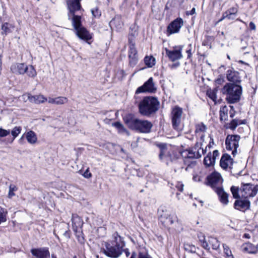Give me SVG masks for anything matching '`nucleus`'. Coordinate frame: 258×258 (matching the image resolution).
Here are the masks:
<instances>
[{
    "mask_svg": "<svg viewBox=\"0 0 258 258\" xmlns=\"http://www.w3.org/2000/svg\"><path fill=\"white\" fill-rule=\"evenodd\" d=\"M211 242L213 243H215V244H213V248L214 249H217L219 246V244L217 240L215 238H212Z\"/></svg>",
    "mask_w": 258,
    "mask_h": 258,
    "instance_id": "54",
    "label": "nucleus"
},
{
    "mask_svg": "<svg viewBox=\"0 0 258 258\" xmlns=\"http://www.w3.org/2000/svg\"><path fill=\"white\" fill-rule=\"evenodd\" d=\"M91 175H91V173H89V172H88V170H87L85 172V173H84V177H86V178H89V177H90L91 176Z\"/></svg>",
    "mask_w": 258,
    "mask_h": 258,
    "instance_id": "60",
    "label": "nucleus"
},
{
    "mask_svg": "<svg viewBox=\"0 0 258 258\" xmlns=\"http://www.w3.org/2000/svg\"><path fill=\"white\" fill-rule=\"evenodd\" d=\"M219 156V152L217 150L213 151L212 154L211 151L209 152L207 155L204 158V165L207 167L214 166L216 163V160Z\"/></svg>",
    "mask_w": 258,
    "mask_h": 258,
    "instance_id": "11",
    "label": "nucleus"
},
{
    "mask_svg": "<svg viewBox=\"0 0 258 258\" xmlns=\"http://www.w3.org/2000/svg\"><path fill=\"white\" fill-rule=\"evenodd\" d=\"M31 252L35 258H50V252L46 247L32 248Z\"/></svg>",
    "mask_w": 258,
    "mask_h": 258,
    "instance_id": "14",
    "label": "nucleus"
},
{
    "mask_svg": "<svg viewBox=\"0 0 258 258\" xmlns=\"http://www.w3.org/2000/svg\"><path fill=\"white\" fill-rule=\"evenodd\" d=\"M77 35L81 39L88 41L92 38L91 35L84 27H81L76 30Z\"/></svg>",
    "mask_w": 258,
    "mask_h": 258,
    "instance_id": "23",
    "label": "nucleus"
},
{
    "mask_svg": "<svg viewBox=\"0 0 258 258\" xmlns=\"http://www.w3.org/2000/svg\"><path fill=\"white\" fill-rule=\"evenodd\" d=\"M231 191L233 195V197L235 199H239L241 198V195H240L239 192L240 191V189L238 187L232 186L231 188Z\"/></svg>",
    "mask_w": 258,
    "mask_h": 258,
    "instance_id": "41",
    "label": "nucleus"
},
{
    "mask_svg": "<svg viewBox=\"0 0 258 258\" xmlns=\"http://www.w3.org/2000/svg\"><path fill=\"white\" fill-rule=\"evenodd\" d=\"M250 205V202L245 199L243 200H236L234 203V207L237 210H243L249 209Z\"/></svg>",
    "mask_w": 258,
    "mask_h": 258,
    "instance_id": "24",
    "label": "nucleus"
},
{
    "mask_svg": "<svg viewBox=\"0 0 258 258\" xmlns=\"http://www.w3.org/2000/svg\"><path fill=\"white\" fill-rule=\"evenodd\" d=\"M224 79L222 78H218L216 80L215 84L216 85H221L224 82Z\"/></svg>",
    "mask_w": 258,
    "mask_h": 258,
    "instance_id": "57",
    "label": "nucleus"
},
{
    "mask_svg": "<svg viewBox=\"0 0 258 258\" xmlns=\"http://www.w3.org/2000/svg\"><path fill=\"white\" fill-rule=\"evenodd\" d=\"M160 102L157 97H145L139 103V111L143 116H150L158 110Z\"/></svg>",
    "mask_w": 258,
    "mask_h": 258,
    "instance_id": "1",
    "label": "nucleus"
},
{
    "mask_svg": "<svg viewBox=\"0 0 258 258\" xmlns=\"http://www.w3.org/2000/svg\"><path fill=\"white\" fill-rule=\"evenodd\" d=\"M226 77L227 80L232 84L240 85L241 82L239 73L233 69H230L227 71Z\"/></svg>",
    "mask_w": 258,
    "mask_h": 258,
    "instance_id": "16",
    "label": "nucleus"
},
{
    "mask_svg": "<svg viewBox=\"0 0 258 258\" xmlns=\"http://www.w3.org/2000/svg\"><path fill=\"white\" fill-rule=\"evenodd\" d=\"M109 25L111 28L113 27L115 28L117 30L121 29L123 26V23L120 16H116L110 22Z\"/></svg>",
    "mask_w": 258,
    "mask_h": 258,
    "instance_id": "27",
    "label": "nucleus"
},
{
    "mask_svg": "<svg viewBox=\"0 0 258 258\" xmlns=\"http://www.w3.org/2000/svg\"><path fill=\"white\" fill-rule=\"evenodd\" d=\"M232 159L230 156L228 154H224L221 158L220 165L223 169H227L232 164Z\"/></svg>",
    "mask_w": 258,
    "mask_h": 258,
    "instance_id": "26",
    "label": "nucleus"
},
{
    "mask_svg": "<svg viewBox=\"0 0 258 258\" xmlns=\"http://www.w3.org/2000/svg\"><path fill=\"white\" fill-rule=\"evenodd\" d=\"M156 90L157 88L153 82V79L152 77H151L142 86L139 87L137 89L136 93L139 94L143 92L153 93Z\"/></svg>",
    "mask_w": 258,
    "mask_h": 258,
    "instance_id": "9",
    "label": "nucleus"
},
{
    "mask_svg": "<svg viewBox=\"0 0 258 258\" xmlns=\"http://www.w3.org/2000/svg\"><path fill=\"white\" fill-rule=\"evenodd\" d=\"M27 75L30 77H35L36 76V72L32 66L27 67V71L26 72Z\"/></svg>",
    "mask_w": 258,
    "mask_h": 258,
    "instance_id": "42",
    "label": "nucleus"
},
{
    "mask_svg": "<svg viewBox=\"0 0 258 258\" xmlns=\"http://www.w3.org/2000/svg\"><path fill=\"white\" fill-rule=\"evenodd\" d=\"M181 108L176 107L172 111V123L173 128L177 131H181L182 128L181 124Z\"/></svg>",
    "mask_w": 258,
    "mask_h": 258,
    "instance_id": "6",
    "label": "nucleus"
},
{
    "mask_svg": "<svg viewBox=\"0 0 258 258\" xmlns=\"http://www.w3.org/2000/svg\"><path fill=\"white\" fill-rule=\"evenodd\" d=\"M207 180L209 184L214 190L218 187H222L223 179L221 174L217 172L214 171L209 175L207 177Z\"/></svg>",
    "mask_w": 258,
    "mask_h": 258,
    "instance_id": "8",
    "label": "nucleus"
},
{
    "mask_svg": "<svg viewBox=\"0 0 258 258\" xmlns=\"http://www.w3.org/2000/svg\"><path fill=\"white\" fill-rule=\"evenodd\" d=\"M183 26V21L181 18H177L171 22L166 30V34L170 36L171 34L178 33Z\"/></svg>",
    "mask_w": 258,
    "mask_h": 258,
    "instance_id": "10",
    "label": "nucleus"
},
{
    "mask_svg": "<svg viewBox=\"0 0 258 258\" xmlns=\"http://www.w3.org/2000/svg\"><path fill=\"white\" fill-rule=\"evenodd\" d=\"M91 13L93 16L95 18H99L101 16V12L97 8L92 9Z\"/></svg>",
    "mask_w": 258,
    "mask_h": 258,
    "instance_id": "50",
    "label": "nucleus"
},
{
    "mask_svg": "<svg viewBox=\"0 0 258 258\" xmlns=\"http://www.w3.org/2000/svg\"><path fill=\"white\" fill-rule=\"evenodd\" d=\"M258 192V185L251 183H242L240 188V194L242 198L247 199L254 197Z\"/></svg>",
    "mask_w": 258,
    "mask_h": 258,
    "instance_id": "4",
    "label": "nucleus"
},
{
    "mask_svg": "<svg viewBox=\"0 0 258 258\" xmlns=\"http://www.w3.org/2000/svg\"><path fill=\"white\" fill-rule=\"evenodd\" d=\"M56 105H62L68 102V99L67 97L59 96L55 97Z\"/></svg>",
    "mask_w": 258,
    "mask_h": 258,
    "instance_id": "44",
    "label": "nucleus"
},
{
    "mask_svg": "<svg viewBox=\"0 0 258 258\" xmlns=\"http://www.w3.org/2000/svg\"><path fill=\"white\" fill-rule=\"evenodd\" d=\"M10 132L9 130H6L2 128H0V137H5L9 135Z\"/></svg>",
    "mask_w": 258,
    "mask_h": 258,
    "instance_id": "53",
    "label": "nucleus"
},
{
    "mask_svg": "<svg viewBox=\"0 0 258 258\" xmlns=\"http://www.w3.org/2000/svg\"><path fill=\"white\" fill-rule=\"evenodd\" d=\"M165 50L166 55L172 61L180 59L182 57L181 47L180 46H175L171 50H169L167 48H165Z\"/></svg>",
    "mask_w": 258,
    "mask_h": 258,
    "instance_id": "12",
    "label": "nucleus"
},
{
    "mask_svg": "<svg viewBox=\"0 0 258 258\" xmlns=\"http://www.w3.org/2000/svg\"><path fill=\"white\" fill-rule=\"evenodd\" d=\"M198 238L199 243L204 248L207 250L210 249L209 243L206 239L204 234L202 232L198 233Z\"/></svg>",
    "mask_w": 258,
    "mask_h": 258,
    "instance_id": "32",
    "label": "nucleus"
},
{
    "mask_svg": "<svg viewBox=\"0 0 258 258\" xmlns=\"http://www.w3.org/2000/svg\"><path fill=\"white\" fill-rule=\"evenodd\" d=\"M249 28L251 30H255L256 26L253 22H250Z\"/></svg>",
    "mask_w": 258,
    "mask_h": 258,
    "instance_id": "59",
    "label": "nucleus"
},
{
    "mask_svg": "<svg viewBox=\"0 0 258 258\" xmlns=\"http://www.w3.org/2000/svg\"><path fill=\"white\" fill-rule=\"evenodd\" d=\"M203 143L204 141H198L195 145V150H197L195 151V158H200L206 153V149L202 147Z\"/></svg>",
    "mask_w": 258,
    "mask_h": 258,
    "instance_id": "21",
    "label": "nucleus"
},
{
    "mask_svg": "<svg viewBox=\"0 0 258 258\" xmlns=\"http://www.w3.org/2000/svg\"><path fill=\"white\" fill-rule=\"evenodd\" d=\"M223 247L224 253L226 255V257H229L233 256L231 250L230 249L228 245H227L225 244H223Z\"/></svg>",
    "mask_w": 258,
    "mask_h": 258,
    "instance_id": "45",
    "label": "nucleus"
},
{
    "mask_svg": "<svg viewBox=\"0 0 258 258\" xmlns=\"http://www.w3.org/2000/svg\"><path fill=\"white\" fill-rule=\"evenodd\" d=\"M215 191L218 195L221 203L224 205H227L229 202L228 195L226 192L224 191L223 188L218 187Z\"/></svg>",
    "mask_w": 258,
    "mask_h": 258,
    "instance_id": "22",
    "label": "nucleus"
},
{
    "mask_svg": "<svg viewBox=\"0 0 258 258\" xmlns=\"http://www.w3.org/2000/svg\"><path fill=\"white\" fill-rule=\"evenodd\" d=\"M230 110L229 111L230 117L233 118L235 116V111L233 106H230Z\"/></svg>",
    "mask_w": 258,
    "mask_h": 258,
    "instance_id": "55",
    "label": "nucleus"
},
{
    "mask_svg": "<svg viewBox=\"0 0 258 258\" xmlns=\"http://www.w3.org/2000/svg\"><path fill=\"white\" fill-rule=\"evenodd\" d=\"M25 137L27 142L31 145H34L37 142V135L32 131L27 132L25 134Z\"/></svg>",
    "mask_w": 258,
    "mask_h": 258,
    "instance_id": "30",
    "label": "nucleus"
},
{
    "mask_svg": "<svg viewBox=\"0 0 258 258\" xmlns=\"http://www.w3.org/2000/svg\"><path fill=\"white\" fill-rule=\"evenodd\" d=\"M113 238L114 240L112 241V244L123 248L125 245V243L121 236H119L117 233H115L113 234Z\"/></svg>",
    "mask_w": 258,
    "mask_h": 258,
    "instance_id": "31",
    "label": "nucleus"
},
{
    "mask_svg": "<svg viewBox=\"0 0 258 258\" xmlns=\"http://www.w3.org/2000/svg\"><path fill=\"white\" fill-rule=\"evenodd\" d=\"M241 249L243 252L256 254L258 251V244L254 245L250 242H246L241 245Z\"/></svg>",
    "mask_w": 258,
    "mask_h": 258,
    "instance_id": "18",
    "label": "nucleus"
},
{
    "mask_svg": "<svg viewBox=\"0 0 258 258\" xmlns=\"http://www.w3.org/2000/svg\"><path fill=\"white\" fill-rule=\"evenodd\" d=\"M68 8L69 10V14H75V13L81 8L80 2L77 0H67Z\"/></svg>",
    "mask_w": 258,
    "mask_h": 258,
    "instance_id": "19",
    "label": "nucleus"
},
{
    "mask_svg": "<svg viewBox=\"0 0 258 258\" xmlns=\"http://www.w3.org/2000/svg\"><path fill=\"white\" fill-rule=\"evenodd\" d=\"M123 248L115 245H111L109 243L105 244V249H103V252L106 256L112 258H117L122 253Z\"/></svg>",
    "mask_w": 258,
    "mask_h": 258,
    "instance_id": "7",
    "label": "nucleus"
},
{
    "mask_svg": "<svg viewBox=\"0 0 258 258\" xmlns=\"http://www.w3.org/2000/svg\"><path fill=\"white\" fill-rule=\"evenodd\" d=\"M181 155L184 158V164L187 165L185 170L187 171L189 169H192L194 163V153L191 151L186 150L181 153Z\"/></svg>",
    "mask_w": 258,
    "mask_h": 258,
    "instance_id": "15",
    "label": "nucleus"
},
{
    "mask_svg": "<svg viewBox=\"0 0 258 258\" xmlns=\"http://www.w3.org/2000/svg\"><path fill=\"white\" fill-rule=\"evenodd\" d=\"M21 131L22 127L20 126H16L12 129L11 131V134L13 137L12 142L20 134Z\"/></svg>",
    "mask_w": 258,
    "mask_h": 258,
    "instance_id": "40",
    "label": "nucleus"
},
{
    "mask_svg": "<svg viewBox=\"0 0 258 258\" xmlns=\"http://www.w3.org/2000/svg\"><path fill=\"white\" fill-rule=\"evenodd\" d=\"M72 220L73 224H76V222H78V225H79L81 223L80 218L77 215H73Z\"/></svg>",
    "mask_w": 258,
    "mask_h": 258,
    "instance_id": "52",
    "label": "nucleus"
},
{
    "mask_svg": "<svg viewBox=\"0 0 258 258\" xmlns=\"http://www.w3.org/2000/svg\"><path fill=\"white\" fill-rule=\"evenodd\" d=\"M18 188L17 186L14 184H10L9 186V190L8 197L9 198L11 199L13 197H14L15 194L14 191H17Z\"/></svg>",
    "mask_w": 258,
    "mask_h": 258,
    "instance_id": "43",
    "label": "nucleus"
},
{
    "mask_svg": "<svg viewBox=\"0 0 258 258\" xmlns=\"http://www.w3.org/2000/svg\"><path fill=\"white\" fill-rule=\"evenodd\" d=\"M207 130L206 126L203 123H200L196 125L197 137H199V141H204L205 132Z\"/></svg>",
    "mask_w": 258,
    "mask_h": 258,
    "instance_id": "25",
    "label": "nucleus"
},
{
    "mask_svg": "<svg viewBox=\"0 0 258 258\" xmlns=\"http://www.w3.org/2000/svg\"><path fill=\"white\" fill-rule=\"evenodd\" d=\"M47 101V98L43 95H32L31 97V102L35 104H40L45 102Z\"/></svg>",
    "mask_w": 258,
    "mask_h": 258,
    "instance_id": "33",
    "label": "nucleus"
},
{
    "mask_svg": "<svg viewBox=\"0 0 258 258\" xmlns=\"http://www.w3.org/2000/svg\"><path fill=\"white\" fill-rule=\"evenodd\" d=\"M27 67L23 63H18L13 64L11 67V70L13 73L24 74L26 72Z\"/></svg>",
    "mask_w": 258,
    "mask_h": 258,
    "instance_id": "20",
    "label": "nucleus"
},
{
    "mask_svg": "<svg viewBox=\"0 0 258 258\" xmlns=\"http://www.w3.org/2000/svg\"><path fill=\"white\" fill-rule=\"evenodd\" d=\"M13 28V26L11 24L8 23H4L2 26V34L7 35L10 33L12 31V28Z\"/></svg>",
    "mask_w": 258,
    "mask_h": 258,
    "instance_id": "37",
    "label": "nucleus"
},
{
    "mask_svg": "<svg viewBox=\"0 0 258 258\" xmlns=\"http://www.w3.org/2000/svg\"><path fill=\"white\" fill-rule=\"evenodd\" d=\"M48 102L50 104H56V99H55V98L49 97L48 98Z\"/></svg>",
    "mask_w": 258,
    "mask_h": 258,
    "instance_id": "58",
    "label": "nucleus"
},
{
    "mask_svg": "<svg viewBox=\"0 0 258 258\" xmlns=\"http://www.w3.org/2000/svg\"><path fill=\"white\" fill-rule=\"evenodd\" d=\"M185 249L187 251V254L185 256V258H186V257H188V256H189L188 254H190L191 253V251L190 250H187V248H186V247H185Z\"/></svg>",
    "mask_w": 258,
    "mask_h": 258,
    "instance_id": "61",
    "label": "nucleus"
},
{
    "mask_svg": "<svg viewBox=\"0 0 258 258\" xmlns=\"http://www.w3.org/2000/svg\"><path fill=\"white\" fill-rule=\"evenodd\" d=\"M138 258H152V257L146 249H144L139 252Z\"/></svg>",
    "mask_w": 258,
    "mask_h": 258,
    "instance_id": "48",
    "label": "nucleus"
},
{
    "mask_svg": "<svg viewBox=\"0 0 258 258\" xmlns=\"http://www.w3.org/2000/svg\"><path fill=\"white\" fill-rule=\"evenodd\" d=\"M144 62L148 68H152L155 64V59L152 56H146L144 58Z\"/></svg>",
    "mask_w": 258,
    "mask_h": 258,
    "instance_id": "36",
    "label": "nucleus"
},
{
    "mask_svg": "<svg viewBox=\"0 0 258 258\" xmlns=\"http://www.w3.org/2000/svg\"><path fill=\"white\" fill-rule=\"evenodd\" d=\"M69 18L72 16V23L75 29L76 30L82 27L81 25V17L80 16L76 15L75 14H69Z\"/></svg>",
    "mask_w": 258,
    "mask_h": 258,
    "instance_id": "29",
    "label": "nucleus"
},
{
    "mask_svg": "<svg viewBox=\"0 0 258 258\" xmlns=\"http://www.w3.org/2000/svg\"><path fill=\"white\" fill-rule=\"evenodd\" d=\"M123 251H124L125 255L127 257H128L130 255V253L128 249H125L124 250H123Z\"/></svg>",
    "mask_w": 258,
    "mask_h": 258,
    "instance_id": "62",
    "label": "nucleus"
},
{
    "mask_svg": "<svg viewBox=\"0 0 258 258\" xmlns=\"http://www.w3.org/2000/svg\"><path fill=\"white\" fill-rule=\"evenodd\" d=\"M120 133H126L127 135H129L128 132L124 128L123 125L119 122H116L112 124Z\"/></svg>",
    "mask_w": 258,
    "mask_h": 258,
    "instance_id": "38",
    "label": "nucleus"
},
{
    "mask_svg": "<svg viewBox=\"0 0 258 258\" xmlns=\"http://www.w3.org/2000/svg\"><path fill=\"white\" fill-rule=\"evenodd\" d=\"M238 12L237 7H231L223 13V18H227L228 20H234L235 19Z\"/></svg>",
    "mask_w": 258,
    "mask_h": 258,
    "instance_id": "28",
    "label": "nucleus"
},
{
    "mask_svg": "<svg viewBox=\"0 0 258 258\" xmlns=\"http://www.w3.org/2000/svg\"><path fill=\"white\" fill-rule=\"evenodd\" d=\"M128 50L129 63L131 67H134L138 61L137 50L134 44H130Z\"/></svg>",
    "mask_w": 258,
    "mask_h": 258,
    "instance_id": "17",
    "label": "nucleus"
},
{
    "mask_svg": "<svg viewBox=\"0 0 258 258\" xmlns=\"http://www.w3.org/2000/svg\"><path fill=\"white\" fill-rule=\"evenodd\" d=\"M220 118L221 120H225L228 118V108L226 106H224L220 108Z\"/></svg>",
    "mask_w": 258,
    "mask_h": 258,
    "instance_id": "35",
    "label": "nucleus"
},
{
    "mask_svg": "<svg viewBox=\"0 0 258 258\" xmlns=\"http://www.w3.org/2000/svg\"><path fill=\"white\" fill-rule=\"evenodd\" d=\"M217 90L208 89L206 92L207 95L214 102L217 104Z\"/></svg>",
    "mask_w": 258,
    "mask_h": 258,
    "instance_id": "34",
    "label": "nucleus"
},
{
    "mask_svg": "<svg viewBox=\"0 0 258 258\" xmlns=\"http://www.w3.org/2000/svg\"><path fill=\"white\" fill-rule=\"evenodd\" d=\"M191 48L186 50V52L188 54V57H190L191 56V54H192V53L191 52Z\"/></svg>",
    "mask_w": 258,
    "mask_h": 258,
    "instance_id": "63",
    "label": "nucleus"
},
{
    "mask_svg": "<svg viewBox=\"0 0 258 258\" xmlns=\"http://www.w3.org/2000/svg\"><path fill=\"white\" fill-rule=\"evenodd\" d=\"M214 145V140L213 139H211L209 144L207 146H206V147H205V149L207 150V148H208L209 149L212 148Z\"/></svg>",
    "mask_w": 258,
    "mask_h": 258,
    "instance_id": "56",
    "label": "nucleus"
},
{
    "mask_svg": "<svg viewBox=\"0 0 258 258\" xmlns=\"http://www.w3.org/2000/svg\"><path fill=\"white\" fill-rule=\"evenodd\" d=\"M174 186L179 191L182 192L183 190L184 184L180 181H177L175 183V185L173 183H171L170 187L174 188Z\"/></svg>",
    "mask_w": 258,
    "mask_h": 258,
    "instance_id": "46",
    "label": "nucleus"
},
{
    "mask_svg": "<svg viewBox=\"0 0 258 258\" xmlns=\"http://www.w3.org/2000/svg\"><path fill=\"white\" fill-rule=\"evenodd\" d=\"M243 237L244 238H247V239H249L250 238V235L249 234H248V233H245L243 235Z\"/></svg>",
    "mask_w": 258,
    "mask_h": 258,
    "instance_id": "64",
    "label": "nucleus"
},
{
    "mask_svg": "<svg viewBox=\"0 0 258 258\" xmlns=\"http://www.w3.org/2000/svg\"><path fill=\"white\" fill-rule=\"evenodd\" d=\"M7 211L0 207V224L7 221Z\"/></svg>",
    "mask_w": 258,
    "mask_h": 258,
    "instance_id": "39",
    "label": "nucleus"
},
{
    "mask_svg": "<svg viewBox=\"0 0 258 258\" xmlns=\"http://www.w3.org/2000/svg\"><path fill=\"white\" fill-rule=\"evenodd\" d=\"M32 95L30 93H25L21 97V100L24 102H27V100H29L31 102V97Z\"/></svg>",
    "mask_w": 258,
    "mask_h": 258,
    "instance_id": "49",
    "label": "nucleus"
},
{
    "mask_svg": "<svg viewBox=\"0 0 258 258\" xmlns=\"http://www.w3.org/2000/svg\"><path fill=\"white\" fill-rule=\"evenodd\" d=\"M240 137L238 135H228L225 140L226 149L232 151L235 156L237 154V149L239 147Z\"/></svg>",
    "mask_w": 258,
    "mask_h": 258,
    "instance_id": "5",
    "label": "nucleus"
},
{
    "mask_svg": "<svg viewBox=\"0 0 258 258\" xmlns=\"http://www.w3.org/2000/svg\"><path fill=\"white\" fill-rule=\"evenodd\" d=\"M221 92L226 96V100L229 103L238 102L242 93V88L239 84L227 83L221 89Z\"/></svg>",
    "mask_w": 258,
    "mask_h": 258,
    "instance_id": "3",
    "label": "nucleus"
},
{
    "mask_svg": "<svg viewBox=\"0 0 258 258\" xmlns=\"http://www.w3.org/2000/svg\"><path fill=\"white\" fill-rule=\"evenodd\" d=\"M239 125V120L236 119H232L228 124V127L232 130H235Z\"/></svg>",
    "mask_w": 258,
    "mask_h": 258,
    "instance_id": "47",
    "label": "nucleus"
},
{
    "mask_svg": "<svg viewBox=\"0 0 258 258\" xmlns=\"http://www.w3.org/2000/svg\"><path fill=\"white\" fill-rule=\"evenodd\" d=\"M176 219L177 217L174 214L169 212H163L159 217L160 221L165 226L172 224Z\"/></svg>",
    "mask_w": 258,
    "mask_h": 258,
    "instance_id": "13",
    "label": "nucleus"
},
{
    "mask_svg": "<svg viewBox=\"0 0 258 258\" xmlns=\"http://www.w3.org/2000/svg\"><path fill=\"white\" fill-rule=\"evenodd\" d=\"M124 120L130 128L141 133H150L153 126L152 123L149 120L137 118L131 114L124 117Z\"/></svg>",
    "mask_w": 258,
    "mask_h": 258,
    "instance_id": "2",
    "label": "nucleus"
},
{
    "mask_svg": "<svg viewBox=\"0 0 258 258\" xmlns=\"http://www.w3.org/2000/svg\"><path fill=\"white\" fill-rule=\"evenodd\" d=\"M159 148L161 149L160 153L159 154V158L162 160L163 159V155L164 154L165 150L166 149V145L165 144H160L159 145Z\"/></svg>",
    "mask_w": 258,
    "mask_h": 258,
    "instance_id": "51",
    "label": "nucleus"
}]
</instances>
